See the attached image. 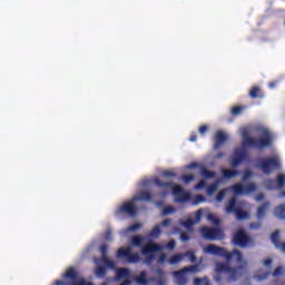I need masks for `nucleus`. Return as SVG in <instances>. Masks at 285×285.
Here are the masks:
<instances>
[{"instance_id": "a19ab883", "label": "nucleus", "mask_w": 285, "mask_h": 285, "mask_svg": "<svg viewBox=\"0 0 285 285\" xmlns=\"http://www.w3.org/2000/svg\"><path fill=\"white\" fill-rule=\"evenodd\" d=\"M180 242H190V236L186 233H180Z\"/></svg>"}, {"instance_id": "e433bc0d", "label": "nucleus", "mask_w": 285, "mask_h": 285, "mask_svg": "<svg viewBox=\"0 0 285 285\" xmlns=\"http://www.w3.org/2000/svg\"><path fill=\"white\" fill-rule=\"evenodd\" d=\"M253 177V171L250 169H246L242 176L243 181H248Z\"/></svg>"}, {"instance_id": "7ed1b4c3", "label": "nucleus", "mask_w": 285, "mask_h": 285, "mask_svg": "<svg viewBox=\"0 0 285 285\" xmlns=\"http://www.w3.org/2000/svg\"><path fill=\"white\" fill-rule=\"evenodd\" d=\"M132 246L141 248V255L145 257L146 264H150L153 259L158 258V264L166 262V254H164V246L148 242L147 237L134 236L131 238Z\"/></svg>"}, {"instance_id": "f704fd0d", "label": "nucleus", "mask_w": 285, "mask_h": 285, "mask_svg": "<svg viewBox=\"0 0 285 285\" xmlns=\"http://www.w3.org/2000/svg\"><path fill=\"white\" fill-rule=\"evenodd\" d=\"M259 92H261L259 87H253L249 90V97H252L253 99H256V97H259Z\"/></svg>"}, {"instance_id": "9d476101", "label": "nucleus", "mask_w": 285, "mask_h": 285, "mask_svg": "<svg viewBox=\"0 0 285 285\" xmlns=\"http://www.w3.org/2000/svg\"><path fill=\"white\" fill-rule=\"evenodd\" d=\"M279 156L276 155L269 158H263L258 160L257 168H259V170H262V173H264L265 175H271V173H273L275 168H279Z\"/></svg>"}, {"instance_id": "cd10ccee", "label": "nucleus", "mask_w": 285, "mask_h": 285, "mask_svg": "<svg viewBox=\"0 0 285 285\" xmlns=\"http://www.w3.org/2000/svg\"><path fill=\"white\" fill-rule=\"evenodd\" d=\"M275 217H278V219H285V204L279 205L274 210Z\"/></svg>"}, {"instance_id": "2eb2a0df", "label": "nucleus", "mask_w": 285, "mask_h": 285, "mask_svg": "<svg viewBox=\"0 0 285 285\" xmlns=\"http://www.w3.org/2000/svg\"><path fill=\"white\" fill-rule=\"evenodd\" d=\"M204 213V209H199L194 214L193 217H187L185 220L180 222V226H184V228L187 230V233H193L195 224H199L202 222V214Z\"/></svg>"}, {"instance_id": "8fccbe9b", "label": "nucleus", "mask_w": 285, "mask_h": 285, "mask_svg": "<svg viewBox=\"0 0 285 285\" xmlns=\"http://www.w3.org/2000/svg\"><path fill=\"white\" fill-rule=\"evenodd\" d=\"M222 157H224V154H218V155L216 156V159H222Z\"/></svg>"}, {"instance_id": "c85d7f7f", "label": "nucleus", "mask_w": 285, "mask_h": 285, "mask_svg": "<svg viewBox=\"0 0 285 285\" xmlns=\"http://www.w3.org/2000/svg\"><path fill=\"white\" fill-rule=\"evenodd\" d=\"M184 261V254H174L169 259L168 263L171 266H175V264H179V262Z\"/></svg>"}, {"instance_id": "473e14b6", "label": "nucleus", "mask_w": 285, "mask_h": 285, "mask_svg": "<svg viewBox=\"0 0 285 285\" xmlns=\"http://www.w3.org/2000/svg\"><path fill=\"white\" fill-rule=\"evenodd\" d=\"M181 180L184 181V184H190V181H195V175L193 174L183 175Z\"/></svg>"}, {"instance_id": "49530a36", "label": "nucleus", "mask_w": 285, "mask_h": 285, "mask_svg": "<svg viewBox=\"0 0 285 285\" xmlns=\"http://www.w3.org/2000/svg\"><path fill=\"white\" fill-rule=\"evenodd\" d=\"M189 141H197V137L195 136V134H191Z\"/></svg>"}, {"instance_id": "ddd939ff", "label": "nucleus", "mask_w": 285, "mask_h": 285, "mask_svg": "<svg viewBox=\"0 0 285 285\" xmlns=\"http://www.w3.org/2000/svg\"><path fill=\"white\" fill-rule=\"evenodd\" d=\"M233 244L235 246H239L240 248H247V246H250L253 244V239H250V236L246 234L244 229L239 228L234 234Z\"/></svg>"}, {"instance_id": "1a4fd4ad", "label": "nucleus", "mask_w": 285, "mask_h": 285, "mask_svg": "<svg viewBox=\"0 0 285 285\" xmlns=\"http://www.w3.org/2000/svg\"><path fill=\"white\" fill-rule=\"evenodd\" d=\"M65 279H67V282L57 281L56 285H92V283L83 279L75 268L67 269L65 273Z\"/></svg>"}, {"instance_id": "412c9836", "label": "nucleus", "mask_w": 285, "mask_h": 285, "mask_svg": "<svg viewBox=\"0 0 285 285\" xmlns=\"http://www.w3.org/2000/svg\"><path fill=\"white\" fill-rule=\"evenodd\" d=\"M214 141V149L217 150V148L224 146L226 141H228V134H226V131L223 130L217 131Z\"/></svg>"}, {"instance_id": "a18cd8bd", "label": "nucleus", "mask_w": 285, "mask_h": 285, "mask_svg": "<svg viewBox=\"0 0 285 285\" xmlns=\"http://www.w3.org/2000/svg\"><path fill=\"white\" fill-rule=\"evenodd\" d=\"M282 271H284V267H277V268L274 271V277H277L278 275H282Z\"/></svg>"}, {"instance_id": "dca6fc26", "label": "nucleus", "mask_w": 285, "mask_h": 285, "mask_svg": "<svg viewBox=\"0 0 285 285\" xmlns=\"http://www.w3.org/2000/svg\"><path fill=\"white\" fill-rule=\"evenodd\" d=\"M225 259L227 262H237L240 266H246L248 262L245 261L244 254L239 252L238 249H234L233 252H228L225 249Z\"/></svg>"}, {"instance_id": "6e6552de", "label": "nucleus", "mask_w": 285, "mask_h": 285, "mask_svg": "<svg viewBox=\"0 0 285 285\" xmlns=\"http://www.w3.org/2000/svg\"><path fill=\"white\" fill-rule=\"evenodd\" d=\"M197 168L203 177V179L195 186V190H204L208 186V179H215V173L206 169L203 164L191 163L185 167V170H191Z\"/></svg>"}, {"instance_id": "393cba45", "label": "nucleus", "mask_w": 285, "mask_h": 285, "mask_svg": "<svg viewBox=\"0 0 285 285\" xmlns=\"http://www.w3.org/2000/svg\"><path fill=\"white\" fill-rule=\"evenodd\" d=\"M222 184V179H217L214 184L206 187V194L208 197H213L215 193H217V188H219V185Z\"/></svg>"}, {"instance_id": "39448f33", "label": "nucleus", "mask_w": 285, "mask_h": 285, "mask_svg": "<svg viewBox=\"0 0 285 285\" xmlns=\"http://www.w3.org/2000/svg\"><path fill=\"white\" fill-rule=\"evenodd\" d=\"M153 198L150 197V193L148 190H141L129 202L119 205L116 209V217H121V215H135L137 210V202H150Z\"/></svg>"}, {"instance_id": "f3484780", "label": "nucleus", "mask_w": 285, "mask_h": 285, "mask_svg": "<svg viewBox=\"0 0 285 285\" xmlns=\"http://www.w3.org/2000/svg\"><path fill=\"white\" fill-rule=\"evenodd\" d=\"M271 264H273V258H266L263 261V268L258 269L255 274V279L262 282L271 275Z\"/></svg>"}, {"instance_id": "37998d69", "label": "nucleus", "mask_w": 285, "mask_h": 285, "mask_svg": "<svg viewBox=\"0 0 285 285\" xmlns=\"http://www.w3.org/2000/svg\"><path fill=\"white\" fill-rule=\"evenodd\" d=\"M208 132V126H202L199 128V135H206Z\"/></svg>"}, {"instance_id": "de8ad7c7", "label": "nucleus", "mask_w": 285, "mask_h": 285, "mask_svg": "<svg viewBox=\"0 0 285 285\" xmlns=\"http://www.w3.org/2000/svg\"><path fill=\"white\" fill-rule=\"evenodd\" d=\"M262 199H264V196L262 194H259L258 196H256V202H262Z\"/></svg>"}, {"instance_id": "f8f14e48", "label": "nucleus", "mask_w": 285, "mask_h": 285, "mask_svg": "<svg viewBox=\"0 0 285 285\" xmlns=\"http://www.w3.org/2000/svg\"><path fill=\"white\" fill-rule=\"evenodd\" d=\"M202 237L204 239H208L209 242H217L219 239H224V232L219 228H210V227H202L199 230Z\"/></svg>"}, {"instance_id": "58836bf2", "label": "nucleus", "mask_w": 285, "mask_h": 285, "mask_svg": "<svg viewBox=\"0 0 285 285\" xmlns=\"http://www.w3.org/2000/svg\"><path fill=\"white\" fill-rule=\"evenodd\" d=\"M173 213H175V209L173 208V206H167L163 210V215H173Z\"/></svg>"}, {"instance_id": "09e8293b", "label": "nucleus", "mask_w": 285, "mask_h": 285, "mask_svg": "<svg viewBox=\"0 0 285 285\" xmlns=\"http://www.w3.org/2000/svg\"><path fill=\"white\" fill-rule=\"evenodd\" d=\"M110 235H112V232H111V230H108V232H107V236H106V239H107V240L110 239Z\"/></svg>"}, {"instance_id": "ea45409f", "label": "nucleus", "mask_w": 285, "mask_h": 285, "mask_svg": "<svg viewBox=\"0 0 285 285\" xmlns=\"http://www.w3.org/2000/svg\"><path fill=\"white\" fill-rule=\"evenodd\" d=\"M242 110H244V108H242V107H233L232 108V115H242Z\"/></svg>"}, {"instance_id": "f03ea898", "label": "nucleus", "mask_w": 285, "mask_h": 285, "mask_svg": "<svg viewBox=\"0 0 285 285\" xmlns=\"http://www.w3.org/2000/svg\"><path fill=\"white\" fill-rule=\"evenodd\" d=\"M239 132L243 137V144L234 151L232 157V168H237V166H240L242 163L246 160V157H248V148L264 150V148L271 146V140L273 139V135H271L268 129L259 130L261 138L257 141L250 138V129H248V127H242Z\"/></svg>"}, {"instance_id": "f257e3e1", "label": "nucleus", "mask_w": 285, "mask_h": 285, "mask_svg": "<svg viewBox=\"0 0 285 285\" xmlns=\"http://www.w3.org/2000/svg\"><path fill=\"white\" fill-rule=\"evenodd\" d=\"M257 190V184L249 183L247 185L235 184L230 188L223 189L216 196V202L222 203L226 197H232L225 206V213L230 214L234 213L236 215V219H250V205L246 202H237V195H250Z\"/></svg>"}, {"instance_id": "c756f323", "label": "nucleus", "mask_w": 285, "mask_h": 285, "mask_svg": "<svg viewBox=\"0 0 285 285\" xmlns=\"http://www.w3.org/2000/svg\"><path fill=\"white\" fill-rule=\"evenodd\" d=\"M136 282L139 285H148V278H146V272H142L136 277Z\"/></svg>"}, {"instance_id": "423d86ee", "label": "nucleus", "mask_w": 285, "mask_h": 285, "mask_svg": "<svg viewBox=\"0 0 285 285\" xmlns=\"http://www.w3.org/2000/svg\"><path fill=\"white\" fill-rule=\"evenodd\" d=\"M214 279L219 282L222 277L229 279V282H235L239 277L240 269H233L228 267L226 263H216Z\"/></svg>"}, {"instance_id": "3c124183", "label": "nucleus", "mask_w": 285, "mask_h": 285, "mask_svg": "<svg viewBox=\"0 0 285 285\" xmlns=\"http://www.w3.org/2000/svg\"><path fill=\"white\" fill-rule=\"evenodd\" d=\"M269 88H275V82H271Z\"/></svg>"}, {"instance_id": "6ab92c4d", "label": "nucleus", "mask_w": 285, "mask_h": 285, "mask_svg": "<svg viewBox=\"0 0 285 285\" xmlns=\"http://www.w3.org/2000/svg\"><path fill=\"white\" fill-rule=\"evenodd\" d=\"M116 278L124 281L120 285H130L132 284V272H130L128 268L116 269Z\"/></svg>"}, {"instance_id": "20e7f679", "label": "nucleus", "mask_w": 285, "mask_h": 285, "mask_svg": "<svg viewBox=\"0 0 285 285\" xmlns=\"http://www.w3.org/2000/svg\"><path fill=\"white\" fill-rule=\"evenodd\" d=\"M154 183L164 190L161 197L168 196L171 191V195L177 204H185V202L190 200V191L185 190L180 185L175 183H164L159 178H155Z\"/></svg>"}, {"instance_id": "72a5a7b5", "label": "nucleus", "mask_w": 285, "mask_h": 285, "mask_svg": "<svg viewBox=\"0 0 285 285\" xmlns=\"http://www.w3.org/2000/svg\"><path fill=\"white\" fill-rule=\"evenodd\" d=\"M163 177H167V179H170L173 177H177V171H175V169L165 170L163 173Z\"/></svg>"}, {"instance_id": "c9c22d12", "label": "nucleus", "mask_w": 285, "mask_h": 285, "mask_svg": "<svg viewBox=\"0 0 285 285\" xmlns=\"http://www.w3.org/2000/svg\"><path fill=\"white\" fill-rule=\"evenodd\" d=\"M195 285H210V281L208 278H195L194 281Z\"/></svg>"}, {"instance_id": "a211bd4d", "label": "nucleus", "mask_w": 285, "mask_h": 285, "mask_svg": "<svg viewBox=\"0 0 285 285\" xmlns=\"http://www.w3.org/2000/svg\"><path fill=\"white\" fill-rule=\"evenodd\" d=\"M203 253L205 255H214L215 257H225L226 248L209 244L203 247Z\"/></svg>"}, {"instance_id": "4c0bfd02", "label": "nucleus", "mask_w": 285, "mask_h": 285, "mask_svg": "<svg viewBox=\"0 0 285 285\" xmlns=\"http://www.w3.org/2000/svg\"><path fill=\"white\" fill-rule=\"evenodd\" d=\"M183 255H184V257H189V262H191V263L197 262V256H195V253H193L191 250H189Z\"/></svg>"}, {"instance_id": "5fc2aeb1", "label": "nucleus", "mask_w": 285, "mask_h": 285, "mask_svg": "<svg viewBox=\"0 0 285 285\" xmlns=\"http://www.w3.org/2000/svg\"><path fill=\"white\" fill-rule=\"evenodd\" d=\"M102 285H108V282L104 283Z\"/></svg>"}, {"instance_id": "9b49d317", "label": "nucleus", "mask_w": 285, "mask_h": 285, "mask_svg": "<svg viewBox=\"0 0 285 285\" xmlns=\"http://www.w3.org/2000/svg\"><path fill=\"white\" fill-rule=\"evenodd\" d=\"M202 268L199 265H193L189 267H185L179 272L174 273V279L176 284L184 285L186 282H188V276L193 275L194 273H199Z\"/></svg>"}, {"instance_id": "7c9ffc66", "label": "nucleus", "mask_w": 285, "mask_h": 285, "mask_svg": "<svg viewBox=\"0 0 285 285\" xmlns=\"http://www.w3.org/2000/svg\"><path fill=\"white\" fill-rule=\"evenodd\" d=\"M193 204H194V206H197V205H199V204H204V203H206V196H204V195H196L194 198H193Z\"/></svg>"}, {"instance_id": "c03bdc74", "label": "nucleus", "mask_w": 285, "mask_h": 285, "mask_svg": "<svg viewBox=\"0 0 285 285\" xmlns=\"http://www.w3.org/2000/svg\"><path fill=\"white\" fill-rule=\"evenodd\" d=\"M165 248L173 250L175 248V240H170L167 245H165Z\"/></svg>"}, {"instance_id": "aec40b11", "label": "nucleus", "mask_w": 285, "mask_h": 285, "mask_svg": "<svg viewBox=\"0 0 285 285\" xmlns=\"http://www.w3.org/2000/svg\"><path fill=\"white\" fill-rule=\"evenodd\" d=\"M263 185L265 188H267V190H275L277 188H282V186H285V174H279L276 177V181L265 180Z\"/></svg>"}, {"instance_id": "4be33fe9", "label": "nucleus", "mask_w": 285, "mask_h": 285, "mask_svg": "<svg viewBox=\"0 0 285 285\" xmlns=\"http://www.w3.org/2000/svg\"><path fill=\"white\" fill-rule=\"evenodd\" d=\"M170 226V219H165L161 224L156 225L151 232L149 233V237H151L153 239H157V237H159V235H161V228H166Z\"/></svg>"}, {"instance_id": "2f4dec72", "label": "nucleus", "mask_w": 285, "mask_h": 285, "mask_svg": "<svg viewBox=\"0 0 285 285\" xmlns=\"http://www.w3.org/2000/svg\"><path fill=\"white\" fill-rule=\"evenodd\" d=\"M207 220L212 222V224H215V226H219V224L222 222L219 218L215 217V214H213V213L207 214Z\"/></svg>"}, {"instance_id": "864d4df0", "label": "nucleus", "mask_w": 285, "mask_h": 285, "mask_svg": "<svg viewBox=\"0 0 285 285\" xmlns=\"http://www.w3.org/2000/svg\"><path fill=\"white\" fill-rule=\"evenodd\" d=\"M283 197H285V190L283 191Z\"/></svg>"}, {"instance_id": "0eeeda50", "label": "nucleus", "mask_w": 285, "mask_h": 285, "mask_svg": "<svg viewBox=\"0 0 285 285\" xmlns=\"http://www.w3.org/2000/svg\"><path fill=\"white\" fill-rule=\"evenodd\" d=\"M100 253H101V261L95 258L94 262L96 264L95 267V273L97 275V277H104V275H106V267L107 268H115L117 266V263H115V261H111L110 258H108V255H106V253H108V247H106V245H102L100 247ZM105 264L106 267H104Z\"/></svg>"}, {"instance_id": "b1692460", "label": "nucleus", "mask_w": 285, "mask_h": 285, "mask_svg": "<svg viewBox=\"0 0 285 285\" xmlns=\"http://www.w3.org/2000/svg\"><path fill=\"white\" fill-rule=\"evenodd\" d=\"M277 239H279V230H276L272 235V242H273L274 246H276V248H278V250H282V253H285V243H278Z\"/></svg>"}, {"instance_id": "4468645a", "label": "nucleus", "mask_w": 285, "mask_h": 285, "mask_svg": "<svg viewBox=\"0 0 285 285\" xmlns=\"http://www.w3.org/2000/svg\"><path fill=\"white\" fill-rule=\"evenodd\" d=\"M117 257L125 258L129 264H137L138 262H141V256L137 253H132V247L127 248H119L117 252Z\"/></svg>"}, {"instance_id": "5701e85b", "label": "nucleus", "mask_w": 285, "mask_h": 285, "mask_svg": "<svg viewBox=\"0 0 285 285\" xmlns=\"http://www.w3.org/2000/svg\"><path fill=\"white\" fill-rule=\"evenodd\" d=\"M269 208H271L269 203H265L264 205H261L256 212L257 219H264V217H266V213H268Z\"/></svg>"}, {"instance_id": "a878e982", "label": "nucleus", "mask_w": 285, "mask_h": 285, "mask_svg": "<svg viewBox=\"0 0 285 285\" xmlns=\"http://www.w3.org/2000/svg\"><path fill=\"white\" fill-rule=\"evenodd\" d=\"M222 175L224 179H234V177H237L239 175V171L237 169H222Z\"/></svg>"}, {"instance_id": "bb28decb", "label": "nucleus", "mask_w": 285, "mask_h": 285, "mask_svg": "<svg viewBox=\"0 0 285 285\" xmlns=\"http://www.w3.org/2000/svg\"><path fill=\"white\" fill-rule=\"evenodd\" d=\"M141 226H144L141 223H136V224L129 226L127 229H125L122 232V235L125 237H128V235H130V233H137V230H139L141 228Z\"/></svg>"}, {"instance_id": "79ce46f5", "label": "nucleus", "mask_w": 285, "mask_h": 285, "mask_svg": "<svg viewBox=\"0 0 285 285\" xmlns=\"http://www.w3.org/2000/svg\"><path fill=\"white\" fill-rule=\"evenodd\" d=\"M262 227V223H252L250 225H249V228L252 229V230H257V228H261Z\"/></svg>"}, {"instance_id": "603ef678", "label": "nucleus", "mask_w": 285, "mask_h": 285, "mask_svg": "<svg viewBox=\"0 0 285 285\" xmlns=\"http://www.w3.org/2000/svg\"><path fill=\"white\" fill-rule=\"evenodd\" d=\"M159 284L164 285V284H166V281H160Z\"/></svg>"}]
</instances>
